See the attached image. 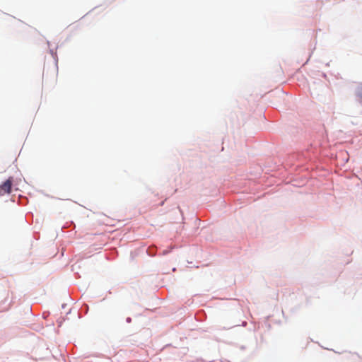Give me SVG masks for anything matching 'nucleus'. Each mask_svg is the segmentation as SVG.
I'll list each match as a JSON object with an SVG mask.
<instances>
[{"instance_id": "obj_1", "label": "nucleus", "mask_w": 362, "mask_h": 362, "mask_svg": "<svg viewBox=\"0 0 362 362\" xmlns=\"http://www.w3.org/2000/svg\"><path fill=\"white\" fill-rule=\"evenodd\" d=\"M12 184L13 178L9 177L2 185H0V197L11 192Z\"/></svg>"}, {"instance_id": "obj_2", "label": "nucleus", "mask_w": 362, "mask_h": 362, "mask_svg": "<svg viewBox=\"0 0 362 362\" xmlns=\"http://www.w3.org/2000/svg\"><path fill=\"white\" fill-rule=\"evenodd\" d=\"M127 321L129 322L131 321V319L130 318H128L127 319Z\"/></svg>"}]
</instances>
